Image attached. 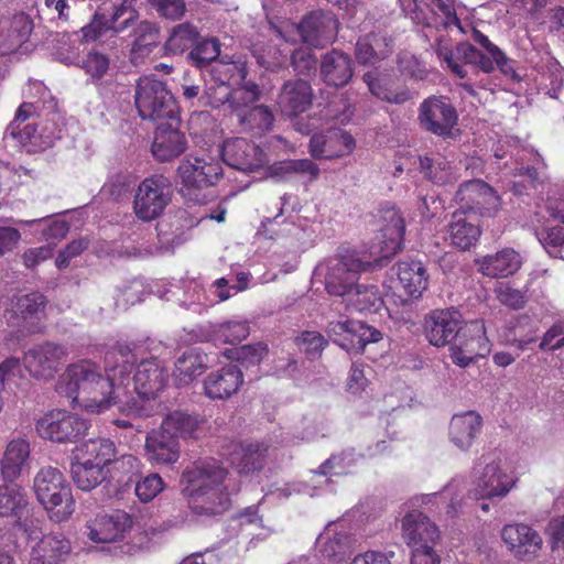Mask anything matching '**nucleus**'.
Returning <instances> with one entry per match:
<instances>
[{
  "label": "nucleus",
  "mask_w": 564,
  "mask_h": 564,
  "mask_svg": "<svg viewBox=\"0 0 564 564\" xmlns=\"http://www.w3.org/2000/svg\"><path fill=\"white\" fill-rule=\"evenodd\" d=\"M144 451L147 458L155 465H172L181 455L180 441L162 426L147 435Z\"/></svg>",
  "instance_id": "nucleus-21"
},
{
  "label": "nucleus",
  "mask_w": 564,
  "mask_h": 564,
  "mask_svg": "<svg viewBox=\"0 0 564 564\" xmlns=\"http://www.w3.org/2000/svg\"><path fill=\"white\" fill-rule=\"evenodd\" d=\"M137 361L132 350L127 345H117L105 355V365L107 371H112L113 376L118 372L120 377L129 373Z\"/></svg>",
  "instance_id": "nucleus-53"
},
{
  "label": "nucleus",
  "mask_w": 564,
  "mask_h": 564,
  "mask_svg": "<svg viewBox=\"0 0 564 564\" xmlns=\"http://www.w3.org/2000/svg\"><path fill=\"white\" fill-rule=\"evenodd\" d=\"M295 343L310 359L318 358L327 346V339L318 332L304 330L296 338Z\"/></svg>",
  "instance_id": "nucleus-59"
},
{
  "label": "nucleus",
  "mask_w": 564,
  "mask_h": 564,
  "mask_svg": "<svg viewBox=\"0 0 564 564\" xmlns=\"http://www.w3.org/2000/svg\"><path fill=\"white\" fill-rule=\"evenodd\" d=\"M536 235L540 242L552 256H557V249L564 246V227L543 228Z\"/></svg>",
  "instance_id": "nucleus-64"
},
{
  "label": "nucleus",
  "mask_w": 564,
  "mask_h": 564,
  "mask_svg": "<svg viewBox=\"0 0 564 564\" xmlns=\"http://www.w3.org/2000/svg\"><path fill=\"white\" fill-rule=\"evenodd\" d=\"M46 300L39 292H32L17 299L14 312L22 319H41L44 315Z\"/></svg>",
  "instance_id": "nucleus-55"
},
{
  "label": "nucleus",
  "mask_w": 564,
  "mask_h": 564,
  "mask_svg": "<svg viewBox=\"0 0 564 564\" xmlns=\"http://www.w3.org/2000/svg\"><path fill=\"white\" fill-rule=\"evenodd\" d=\"M456 200L459 204L458 210L482 214L497 204L498 197L494 189L481 180H470L460 184L456 192Z\"/></svg>",
  "instance_id": "nucleus-17"
},
{
  "label": "nucleus",
  "mask_w": 564,
  "mask_h": 564,
  "mask_svg": "<svg viewBox=\"0 0 564 564\" xmlns=\"http://www.w3.org/2000/svg\"><path fill=\"white\" fill-rule=\"evenodd\" d=\"M403 539L412 551L422 549L434 552V545L440 540V531L425 514L419 510L408 512L402 519Z\"/></svg>",
  "instance_id": "nucleus-14"
},
{
  "label": "nucleus",
  "mask_w": 564,
  "mask_h": 564,
  "mask_svg": "<svg viewBox=\"0 0 564 564\" xmlns=\"http://www.w3.org/2000/svg\"><path fill=\"white\" fill-rule=\"evenodd\" d=\"M521 256L513 249H502L496 254L486 256L481 263V272L490 278H505L514 274L521 267Z\"/></svg>",
  "instance_id": "nucleus-37"
},
{
  "label": "nucleus",
  "mask_w": 564,
  "mask_h": 564,
  "mask_svg": "<svg viewBox=\"0 0 564 564\" xmlns=\"http://www.w3.org/2000/svg\"><path fill=\"white\" fill-rule=\"evenodd\" d=\"M173 197L171 181L155 174L145 177L138 186L133 198V213L139 220L152 221L159 218Z\"/></svg>",
  "instance_id": "nucleus-6"
},
{
  "label": "nucleus",
  "mask_w": 564,
  "mask_h": 564,
  "mask_svg": "<svg viewBox=\"0 0 564 564\" xmlns=\"http://www.w3.org/2000/svg\"><path fill=\"white\" fill-rule=\"evenodd\" d=\"M399 284L411 300L421 297L427 286L426 270L420 261H400L397 265Z\"/></svg>",
  "instance_id": "nucleus-32"
},
{
  "label": "nucleus",
  "mask_w": 564,
  "mask_h": 564,
  "mask_svg": "<svg viewBox=\"0 0 564 564\" xmlns=\"http://www.w3.org/2000/svg\"><path fill=\"white\" fill-rule=\"evenodd\" d=\"M417 121L426 132L449 139L454 137L453 130L458 122V113L448 98L432 96L420 105Z\"/></svg>",
  "instance_id": "nucleus-7"
},
{
  "label": "nucleus",
  "mask_w": 564,
  "mask_h": 564,
  "mask_svg": "<svg viewBox=\"0 0 564 564\" xmlns=\"http://www.w3.org/2000/svg\"><path fill=\"white\" fill-rule=\"evenodd\" d=\"M220 55V42L216 37H202L197 40L193 50L187 54L188 61L196 67L203 68Z\"/></svg>",
  "instance_id": "nucleus-54"
},
{
  "label": "nucleus",
  "mask_w": 564,
  "mask_h": 564,
  "mask_svg": "<svg viewBox=\"0 0 564 564\" xmlns=\"http://www.w3.org/2000/svg\"><path fill=\"white\" fill-rule=\"evenodd\" d=\"M34 491L40 503L52 512L51 518L56 521H64L73 513L70 487L57 468L43 467L34 478Z\"/></svg>",
  "instance_id": "nucleus-5"
},
{
  "label": "nucleus",
  "mask_w": 564,
  "mask_h": 564,
  "mask_svg": "<svg viewBox=\"0 0 564 564\" xmlns=\"http://www.w3.org/2000/svg\"><path fill=\"white\" fill-rule=\"evenodd\" d=\"M474 40L479 43L489 54L495 62L497 63V67L506 75L512 72V67L509 64V59L505 55V53L494 43L489 41V39L484 35L480 31L474 30L473 32Z\"/></svg>",
  "instance_id": "nucleus-62"
},
{
  "label": "nucleus",
  "mask_w": 564,
  "mask_h": 564,
  "mask_svg": "<svg viewBox=\"0 0 564 564\" xmlns=\"http://www.w3.org/2000/svg\"><path fill=\"white\" fill-rule=\"evenodd\" d=\"M452 243L462 250H468L481 235L479 219L476 214L456 210L448 225Z\"/></svg>",
  "instance_id": "nucleus-28"
},
{
  "label": "nucleus",
  "mask_w": 564,
  "mask_h": 564,
  "mask_svg": "<svg viewBox=\"0 0 564 564\" xmlns=\"http://www.w3.org/2000/svg\"><path fill=\"white\" fill-rule=\"evenodd\" d=\"M68 357L66 346L55 341L33 345L23 356V365L29 375L36 380H51L57 375Z\"/></svg>",
  "instance_id": "nucleus-8"
},
{
  "label": "nucleus",
  "mask_w": 564,
  "mask_h": 564,
  "mask_svg": "<svg viewBox=\"0 0 564 564\" xmlns=\"http://www.w3.org/2000/svg\"><path fill=\"white\" fill-rule=\"evenodd\" d=\"M133 382L138 397L150 400L165 388L167 372L155 358L145 359L138 365Z\"/></svg>",
  "instance_id": "nucleus-20"
},
{
  "label": "nucleus",
  "mask_w": 564,
  "mask_h": 564,
  "mask_svg": "<svg viewBox=\"0 0 564 564\" xmlns=\"http://www.w3.org/2000/svg\"><path fill=\"white\" fill-rule=\"evenodd\" d=\"M354 539L347 532L335 533L326 538L322 544L323 556L332 562L340 563L348 558L354 552Z\"/></svg>",
  "instance_id": "nucleus-50"
},
{
  "label": "nucleus",
  "mask_w": 564,
  "mask_h": 564,
  "mask_svg": "<svg viewBox=\"0 0 564 564\" xmlns=\"http://www.w3.org/2000/svg\"><path fill=\"white\" fill-rule=\"evenodd\" d=\"M177 175L182 196L193 204L204 205L214 197L210 188L221 180L223 166L210 156H187L178 165Z\"/></svg>",
  "instance_id": "nucleus-3"
},
{
  "label": "nucleus",
  "mask_w": 564,
  "mask_h": 564,
  "mask_svg": "<svg viewBox=\"0 0 564 564\" xmlns=\"http://www.w3.org/2000/svg\"><path fill=\"white\" fill-rule=\"evenodd\" d=\"M70 475L77 488L90 491L108 479L109 470L98 464H86L80 459H74L70 464Z\"/></svg>",
  "instance_id": "nucleus-45"
},
{
  "label": "nucleus",
  "mask_w": 564,
  "mask_h": 564,
  "mask_svg": "<svg viewBox=\"0 0 564 564\" xmlns=\"http://www.w3.org/2000/svg\"><path fill=\"white\" fill-rule=\"evenodd\" d=\"M382 334L377 328L360 321L349 319L347 335L341 340L340 347L347 351L361 354L370 343H378Z\"/></svg>",
  "instance_id": "nucleus-40"
},
{
  "label": "nucleus",
  "mask_w": 564,
  "mask_h": 564,
  "mask_svg": "<svg viewBox=\"0 0 564 564\" xmlns=\"http://www.w3.org/2000/svg\"><path fill=\"white\" fill-rule=\"evenodd\" d=\"M30 456V445L22 438L12 440L1 460V476L6 481H14L21 474Z\"/></svg>",
  "instance_id": "nucleus-39"
},
{
  "label": "nucleus",
  "mask_w": 564,
  "mask_h": 564,
  "mask_svg": "<svg viewBox=\"0 0 564 564\" xmlns=\"http://www.w3.org/2000/svg\"><path fill=\"white\" fill-rule=\"evenodd\" d=\"M109 20L110 32L113 34H123L131 32L134 25L140 21L139 13L133 8V0H123L119 6L115 7Z\"/></svg>",
  "instance_id": "nucleus-52"
},
{
  "label": "nucleus",
  "mask_w": 564,
  "mask_h": 564,
  "mask_svg": "<svg viewBox=\"0 0 564 564\" xmlns=\"http://www.w3.org/2000/svg\"><path fill=\"white\" fill-rule=\"evenodd\" d=\"M500 458L494 455H482L479 458L481 471L477 476L473 494L477 499L503 498L516 486L517 478L503 471Z\"/></svg>",
  "instance_id": "nucleus-10"
},
{
  "label": "nucleus",
  "mask_w": 564,
  "mask_h": 564,
  "mask_svg": "<svg viewBox=\"0 0 564 564\" xmlns=\"http://www.w3.org/2000/svg\"><path fill=\"white\" fill-rule=\"evenodd\" d=\"M382 226L380 227L381 236L386 245L384 258L397 253L402 246L405 232L404 219L395 207H388L381 212Z\"/></svg>",
  "instance_id": "nucleus-33"
},
{
  "label": "nucleus",
  "mask_w": 564,
  "mask_h": 564,
  "mask_svg": "<svg viewBox=\"0 0 564 564\" xmlns=\"http://www.w3.org/2000/svg\"><path fill=\"white\" fill-rule=\"evenodd\" d=\"M180 127V116L158 123L152 143V153L156 160L167 162L185 152L187 141Z\"/></svg>",
  "instance_id": "nucleus-13"
},
{
  "label": "nucleus",
  "mask_w": 564,
  "mask_h": 564,
  "mask_svg": "<svg viewBox=\"0 0 564 564\" xmlns=\"http://www.w3.org/2000/svg\"><path fill=\"white\" fill-rule=\"evenodd\" d=\"M32 21L24 13L15 14L6 26L0 30V51L10 54L21 47L32 32Z\"/></svg>",
  "instance_id": "nucleus-34"
},
{
  "label": "nucleus",
  "mask_w": 564,
  "mask_h": 564,
  "mask_svg": "<svg viewBox=\"0 0 564 564\" xmlns=\"http://www.w3.org/2000/svg\"><path fill=\"white\" fill-rule=\"evenodd\" d=\"M221 158L228 166L241 172H253L265 163L259 145L245 138L227 140L221 148Z\"/></svg>",
  "instance_id": "nucleus-15"
},
{
  "label": "nucleus",
  "mask_w": 564,
  "mask_h": 564,
  "mask_svg": "<svg viewBox=\"0 0 564 564\" xmlns=\"http://www.w3.org/2000/svg\"><path fill=\"white\" fill-rule=\"evenodd\" d=\"M424 329L431 345L451 346L452 361L459 367H468L489 352L484 325L477 321L463 325L460 313L454 308L432 311Z\"/></svg>",
  "instance_id": "nucleus-1"
},
{
  "label": "nucleus",
  "mask_w": 564,
  "mask_h": 564,
  "mask_svg": "<svg viewBox=\"0 0 564 564\" xmlns=\"http://www.w3.org/2000/svg\"><path fill=\"white\" fill-rule=\"evenodd\" d=\"M226 476L227 470L215 459L195 462L183 473V481L186 484L184 492L221 486Z\"/></svg>",
  "instance_id": "nucleus-24"
},
{
  "label": "nucleus",
  "mask_w": 564,
  "mask_h": 564,
  "mask_svg": "<svg viewBox=\"0 0 564 564\" xmlns=\"http://www.w3.org/2000/svg\"><path fill=\"white\" fill-rule=\"evenodd\" d=\"M206 355L192 348L186 350L175 361L174 377L180 386L189 384L206 370Z\"/></svg>",
  "instance_id": "nucleus-44"
},
{
  "label": "nucleus",
  "mask_w": 564,
  "mask_h": 564,
  "mask_svg": "<svg viewBox=\"0 0 564 564\" xmlns=\"http://www.w3.org/2000/svg\"><path fill=\"white\" fill-rule=\"evenodd\" d=\"M58 390L88 412H102L112 403L113 378L97 372L94 365L82 361L69 365L58 381Z\"/></svg>",
  "instance_id": "nucleus-2"
},
{
  "label": "nucleus",
  "mask_w": 564,
  "mask_h": 564,
  "mask_svg": "<svg viewBox=\"0 0 564 564\" xmlns=\"http://www.w3.org/2000/svg\"><path fill=\"white\" fill-rule=\"evenodd\" d=\"M116 446L109 438H90L76 447L74 459L107 468L113 462Z\"/></svg>",
  "instance_id": "nucleus-35"
},
{
  "label": "nucleus",
  "mask_w": 564,
  "mask_h": 564,
  "mask_svg": "<svg viewBox=\"0 0 564 564\" xmlns=\"http://www.w3.org/2000/svg\"><path fill=\"white\" fill-rule=\"evenodd\" d=\"M386 37L379 33L371 32L360 37L356 44V57L361 64H373L384 57Z\"/></svg>",
  "instance_id": "nucleus-49"
},
{
  "label": "nucleus",
  "mask_w": 564,
  "mask_h": 564,
  "mask_svg": "<svg viewBox=\"0 0 564 564\" xmlns=\"http://www.w3.org/2000/svg\"><path fill=\"white\" fill-rule=\"evenodd\" d=\"M262 96L263 90L261 87L248 78L237 87H232L230 113L235 117L240 116L248 109L257 106Z\"/></svg>",
  "instance_id": "nucleus-47"
},
{
  "label": "nucleus",
  "mask_w": 564,
  "mask_h": 564,
  "mask_svg": "<svg viewBox=\"0 0 564 564\" xmlns=\"http://www.w3.org/2000/svg\"><path fill=\"white\" fill-rule=\"evenodd\" d=\"M236 118L241 131L254 135L271 131L275 121L272 108L263 104L253 106Z\"/></svg>",
  "instance_id": "nucleus-41"
},
{
  "label": "nucleus",
  "mask_w": 564,
  "mask_h": 564,
  "mask_svg": "<svg viewBox=\"0 0 564 564\" xmlns=\"http://www.w3.org/2000/svg\"><path fill=\"white\" fill-rule=\"evenodd\" d=\"M134 102L143 120L162 122L178 117V107L165 83L153 76H142L135 87Z\"/></svg>",
  "instance_id": "nucleus-4"
},
{
  "label": "nucleus",
  "mask_w": 564,
  "mask_h": 564,
  "mask_svg": "<svg viewBox=\"0 0 564 564\" xmlns=\"http://www.w3.org/2000/svg\"><path fill=\"white\" fill-rule=\"evenodd\" d=\"M501 538L512 554L523 561L534 558L542 546L540 534L524 523L505 525Z\"/></svg>",
  "instance_id": "nucleus-16"
},
{
  "label": "nucleus",
  "mask_w": 564,
  "mask_h": 564,
  "mask_svg": "<svg viewBox=\"0 0 564 564\" xmlns=\"http://www.w3.org/2000/svg\"><path fill=\"white\" fill-rule=\"evenodd\" d=\"M420 167L425 176L435 184L441 185L451 181L452 167L449 162L444 158H421Z\"/></svg>",
  "instance_id": "nucleus-57"
},
{
  "label": "nucleus",
  "mask_w": 564,
  "mask_h": 564,
  "mask_svg": "<svg viewBox=\"0 0 564 564\" xmlns=\"http://www.w3.org/2000/svg\"><path fill=\"white\" fill-rule=\"evenodd\" d=\"M213 77L229 87H237L248 79V69L241 62H220L214 66Z\"/></svg>",
  "instance_id": "nucleus-56"
},
{
  "label": "nucleus",
  "mask_w": 564,
  "mask_h": 564,
  "mask_svg": "<svg viewBox=\"0 0 564 564\" xmlns=\"http://www.w3.org/2000/svg\"><path fill=\"white\" fill-rule=\"evenodd\" d=\"M371 262L362 261L356 253L330 258L325 263V289L328 294L345 297L356 284V274L368 271Z\"/></svg>",
  "instance_id": "nucleus-9"
},
{
  "label": "nucleus",
  "mask_w": 564,
  "mask_h": 564,
  "mask_svg": "<svg viewBox=\"0 0 564 564\" xmlns=\"http://www.w3.org/2000/svg\"><path fill=\"white\" fill-rule=\"evenodd\" d=\"M163 487L164 484L161 476L152 473L144 477H137L134 490L140 501L149 502L163 490Z\"/></svg>",
  "instance_id": "nucleus-60"
},
{
  "label": "nucleus",
  "mask_w": 564,
  "mask_h": 564,
  "mask_svg": "<svg viewBox=\"0 0 564 564\" xmlns=\"http://www.w3.org/2000/svg\"><path fill=\"white\" fill-rule=\"evenodd\" d=\"M88 430V423L77 414L52 411L36 422V432L43 438L57 443H73Z\"/></svg>",
  "instance_id": "nucleus-11"
},
{
  "label": "nucleus",
  "mask_w": 564,
  "mask_h": 564,
  "mask_svg": "<svg viewBox=\"0 0 564 564\" xmlns=\"http://www.w3.org/2000/svg\"><path fill=\"white\" fill-rule=\"evenodd\" d=\"M199 39L200 33L198 29L189 22H183L170 30L164 48L167 54H183L188 50H193Z\"/></svg>",
  "instance_id": "nucleus-46"
},
{
  "label": "nucleus",
  "mask_w": 564,
  "mask_h": 564,
  "mask_svg": "<svg viewBox=\"0 0 564 564\" xmlns=\"http://www.w3.org/2000/svg\"><path fill=\"white\" fill-rule=\"evenodd\" d=\"M204 423L205 421L199 414L175 410L164 416L160 426L167 433L174 434L178 441L180 437L196 438Z\"/></svg>",
  "instance_id": "nucleus-36"
},
{
  "label": "nucleus",
  "mask_w": 564,
  "mask_h": 564,
  "mask_svg": "<svg viewBox=\"0 0 564 564\" xmlns=\"http://www.w3.org/2000/svg\"><path fill=\"white\" fill-rule=\"evenodd\" d=\"M226 486L193 489L186 492L188 506L195 514L217 516L224 513L230 505Z\"/></svg>",
  "instance_id": "nucleus-26"
},
{
  "label": "nucleus",
  "mask_w": 564,
  "mask_h": 564,
  "mask_svg": "<svg viewBox=\"0 0 564 564\" xmlns=\"http://www.w3.org/2000/svg\"><path fill=\"white\" fill-rule=\"evenodd\" d=\"M132 525L131 517L123 511L98 514L86 525L87 536L96 543H110L123 535Z\"/></svg>",
  "instance_id": "nucleus-18"
},
{
  "label": "nucleus",
  "mask_w": 564,
  "mask_h": 564,
  "mask_svg": "<svg viewBox=\"0 0 564 564\" xmlns=\"http://www.w3.org/2000/svg\"><path fill=\"white\" fill-rule=\"evenodd\" d=\"M28 513V500L21 489L13 481L0 486V517H14L24 532L33 533V520Z\"/></svg>",
  "instance_id": "nucleus-27"
},
{
  "label": "nucleus",
  "mask_w": 564,
  "mask_h": 564,
  "mask_svg": "<svg viewBox=\"0 0 564 564\" xmlns=\"http://www.w3.org/2000/svg\"><path fill=\"white\" fill-rule=\"evenodd\" d=\"M268 451L264 443H240L230 453V462L239 474H252L263 468Z\"/></svg>",
  "instance_id": "nucleus-30"
},
{
  "label": "nucleus",
  "mask_w": 564,
  "mask_h": 564,
  "mask_svg": "<svg viewBox=\"0 0 564 564\" xmlns=\"http://www.w3.org/2000/svg\"><path fill=\"white\" fill-rule=\"evenodd\" d=\"M481 425V416L474 411L455 414L449 423V440L459 449L467 451L480 432Z\"/></svg>",
  "instance_id": "nucleus-29"
},
{
  "label": "nucleus",
  "mask_w": 564,
  "mask_h": 564,
  "mask_svg": "<svg viewBox=\"0 0 564 564\" xmlns=\"http://www.w3.org/2000/svg\"><path fill=\"white\" fill-rule=\"evenodd\" d=\"M355 141L350 134L340 129H328L315 133L310 140V154L317 160H330L350 151Z\"/></svg>",
  "instance_id": "nucleus-19"
},
{
  "label": "nucleus",
  "mask_w": 564,
  "mask_h": 564,
  "mask_svg": "<svg viewBox=\"0 0 564 564\" xmlns=\"http://www.w3.org/2000/svg\"><path fill=\"white\" fill-rule=\"evenodd\" d=\"M243 383V373L237 365L212 371L204 380L205 394L213 400H225L235 394Z\"/></svg>",
  "instance_id": "nucleus-22"
},
{
  "label": "nucleus",
  "mask_w": 564,
  "mask_h": 564,
  "mask_svg": "<svg viewBox=\"0 0 564 564\" xmlns=\"http://www.w3.org/2000/svg\"><path fill=\"white\" fill-rule=\"evenodd\" d=\"M231 93L232 87L214 79L210 85L206 86V89L200 96V100L205 106L212 108L217 109L227 105L230 109Z\"/></svg>",
  "instance_id": "nucleus-58"
},
{
  "label": "nucleus",
  "mask_w": 564,
  "mask_h": 564,
  "mask_svg": "<svg viewBox=\"0 0 564 564\" xmlns=\"http://www.w3.org/2000/svg\"><path fill=\"white\" fill-rule=\"evenodd\" d=\"M39 556L43 564H58L70 552V543L62 535H45L39 543Z\"/></svg>",
  "instance_id": "nucleus-51"
},
{
  "label": "nucleus",
  "mask_w": 564,
  "mask_h": 564,
  "mask_svg": "<svg viewBox=\"0 0 564 564\" xmlns=\"http://www.w3.org/2000/svg\"><path fill=\"white\" fill-rule=\"evenodd\" d=\"M434 50L437 56L447 64L452 73L459 78H465L467 72L457 61L475 65L480 52L474 45L466 42L457 44L455 52H453L448 45L443 44L442 37H437Z\"/></svg>",
  "instance_id": "nucleus-31"
},
{
  "label": "nucleus",
  "mask_w": 564,
  "mask_h": 564,
  "mask_svg": "<svg viewBox=\"0 0 564 564\" xmlns=\"http://www.w3.org/2000/svg\"><path fill=\"white\" fill-rule=\"evenodd\" d=\"M345 300L359 312L377 311L382 303L378 286L373 284H354Z\"/></svg>",
  "instance_id": "nucleus-48"
},
{
  "label": "nucleus",
  "mask_w": 564,
  "mask_h": 564,
  "mask_svg": "<svg viewBox=\"0 0 564 564\" xmlns=\"http://www.w3.org/2000/svg\"><path fill=\"white\" fill-rule=\"evenodd\" d=\"M313 89L304 79L286 80L279 93L278 104L286 116H299L305 112L313 102Z\"/></svg>",
  "instance_id": "nucleus-25"
},
{
  "label": "nucleus",
  "mask_w": 564,
  "mask_h": 564,
  "mask_svg": "<svg viewBox=\"0 0 564 564\" xmlns=\"http://www.w3.org/2000/svg\"><path fill=\"white\" fill-rule=\"evenodd\" d=\"M62 129L54 120H44L40 124H26V130L21 133V143L30 144L35 149L45 150L52 148L61 139Z\"/></svg>",
  "instance_id": "nucleus-42"
},
{
  "label": "nucleus",
  "mask_w": 564,
  "mask_h": 564,
  "mask_svg": "<svg viewBox=\"0 0 564 564\" xmlns=\"http://www.w3.org/2000/svg\"><path fill=\"white\" fill-rule=\"evenodd\" d=\"M338 21L330 11L314 10L305 14L297 24L301 40L313 47L323 48L337 35Z\"/></svg>",
  "instance_id": "nucleus-12"
},
{
  "label": "nucleus",
  "mask_w": 564,
  "mask_h": 564,
  "mask_svg": "<svg viewBox=\"0 0 564 564\" xmlns=\"http://www.w3.org/2000/svg\"><path fill=\"white\" fill-rule=\"evenodd\" d=\"M93 79L101 78L109 68V58L96 51L89 52L79 65Z\"/></svg>",
  "instance_id": "nucleus-63"
},
{
  "label": "nucleus",
  "mask_w": 564,
  "mask_h": 564,
  "mask_svg": "<svg viewBox=\"0 0 564 564\" xmlns=\"http://www.w3.org/2000/svg\"><path fill=\"white\" fill-rule=\"evenodd\" d=\"M131 53L141 56L150 54L160 43L161 31L158 23L140 20L129 32Z\"/></svg>",
  "instance_id": "nucleus-43"
},
{
  "label": "nucleus",
  "mask_w": 564,
  "mask_h": 564,
  "mask_svg": "<svg viewBox=\"0 0 564 564\" xmlns=\"http://www.w3.org/2000/svg\"><path fill=\"white\" fill-rule=\"evenodd\" d=\"M362 79L370 93L383 101L401 105L411 99V91L408 87L395 84L388 78H379L376 74L368 72Z\"/></svg>",
  "instance_id": "nucleus-38"
},
{
  "label": "nucleus",
  "mask_w": 564,
  "mask_h": 564,
  "mask_svg": "<svg viewBox=\"0 0 564 564\" xmlns=\"http://www.w3.org/2000/svg\"><path fill=\"white\" fill-rule=\"evenodd\" d=\"M109 25L106 14L96 11L90 22L80 30L82 41L86 43L98 41L102 35L110 32Z\"/></svg>",
  "instance_id": "nucleus-61"
},
{
  "label": "nucleus",
  "mask_w": 564,
  "mask_h": 564,
  "mask_svg": "<svg viewBox=\"0 0 564 564\" xmlns=\"http://www.w3.org/2000/svg\"><path fill=\"white\" fill-rule=\"evenodd\" d=\"M319 75L327 86L344 87L354 76V62L347 53L333 48L322 56Z\"/></svg>",
  "instance_id": "nucleus-23"
}]
</instances>
